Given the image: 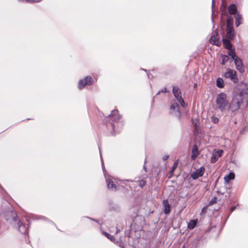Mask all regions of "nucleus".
<instances>
[{"instance_id": "nucleus-1", "label": "nucleus", "mask_w": 248, "mask_h": 248, "mask_svg": "<svg viewBox=\"0 0 248 248\" xmlns=\"http://www.w3.org/2000/svg\"><path fill=\"white\" fill-rule=\"evenodd\" d=\"M243 100V93L234 94L231 102L229 101L227 95L224 93H221L216 97L217 109L221 112L228 113L231 116H233L240 108V104Z\"/></svg>"}, {"instance_id": "nucleus-2", "label": "nucleus", "mask_w": 248, "mask_h": 248, "mask_svg": "<svg viewBox=\"0 0 248 248\" xmlns=\"http://www.w3.org/2000/svg\"><path fill=\"white\" fill-rule=\"evenodd\" d=\"M120 116L118 110H112L108 117V122L107 124V127L111 128L112 131H110V133L113 135L116 134L115 131L118 132L123 125V122L120 121Z\"/></svg>"}, {"instance_id": "nucleus-3", "label": "nucleus", "mask_w": 248, "mask_h": 248, "mask_svg": "<svg viewBox=\"0 0 248 248\" xmlns=\"http://www.w3.org/2000/svg\"><path fill=\"white\" fill-rule=\"evenodd\" d=\"M11 217L7 219L10 223L15 228L18 229L19 231L23 234L27 232L28 228L25 224H23L17 217L16 214L14 212H11Z\"/></svg>"}, {"instance_id": "nucleus-4", "label": "nucleus", "mask_w": 248, "mask_h": 248, "mask_svg": "<svg viewBox=\"0 0 248 248\" xmlns=\"http://www.w3.org/2000/svg\"><path fill=\"white\" fill-rule=\"evenodd\" d=\"M100 156H101V154H100ZM101 161H102V170L104 173V175H105V177L106 178V183L107 185L108 188L111 191H115L117 189V186L110 176H106V175L105 173L104 164L103 162V159H102V156H101Z\"/></svg>"}, {"instance_id": "nucleus-5", "label": "nucleus", "mask_w": 248, "mask_h": 248, "mask_svg": "<svg viewBox=\"0 0 248 248\" xmlns=\"http://www.w3.org/2000/svg\"><path fill=\"white\" fill-rule=\"evenodd\" d=\"M94 83L93 78L91 76H86L83 79H80L78 82V88L83 89L86 86H91Z\"/></svg>"}, {"instance_id": "nucleus-6", "label": "nucleus", "mask_w": 248, "mask_h": 248, "mask_svg": "<svg viewBox=\"0 0 248 248\" xmlns=\"http://www.w3.org/2000/svg\"><path fill=\"white\" fill-rule=\"evenodd\" d=\"M172 93L177 102L180 104L182 107L185 108L186 106V104L182 97L181 93L179 88L177 86H174L172 89Z\"/></svg>"}, {"instance_id": "nucleus-7", "label": "nucleus", "mask_w": 248, "mask_h": 248, "mask_svg": "<svg viewBox=\"0 0 248 248\" xmlns=\"http://www.w3.org/2000/svg\"><path fill=\"white\" fill-rule=\"evenodd\" d=\"M205 171V168L202 166L198 169H195L190 174L191 177L193 180H196L203 175Z\"/></svg>"}, {"instance_id": "nucleus-8", "label": "nucleus", "mask_w": 248, "mask_h": 248, "mask_svg": "<svg viewBox=\"0 0 248 248\" xmlns=\"http://www.w3.org/2000/svg\"><path fill=\"white\" fill-rule=\"evenodd\" d=\"M170 113L172 114L175 117L180 118L181 113L179 110V107L178 102H173L171 104L170 106Z\"/></svg>"}, {"instance_id": "nucleus-9", "label": "nucleus", "mask_w": 248, "mask_h": 248, "mask_svg": "<svg viewBox=\"0 0 248 248\" xmlns=\"http://www.w3.org/2000/svg\"><path fill=\"white\" fill-rule=\"evenodd\" d=\"M224 76L226 78H230L235 83L238 82L236 72L233 70L228 69L227 71L225 73Z\"/></svg>"}, {"instance_id": "nucleus-10", "label": "nucleus", "mask_w": 248, "mask_h": 248, "mask_svg": "<svg viewBox=\"0 0 248 248\" xmlns=\"http://www.w3.org/2000/svg\"><path fill=\"white\" fill-rule=\"evenodd\" d=\"M234 62L236 66V69L240 73H242L245 71V68L242 63V61L240 58H236L234 60Z\"/></svg>"}, {"instance_id": "nucleus-11", "label": "nucleus", "mask_w": 248, "mask_h": 248, "mask_svg": "<svg viewBox=\"0 0 248 248\" xmlns=\"http://www.w3.org/2000/svg\"><path fill=\"white\" fill-rule=\"evenodd\" d=\"M235 33L233 28H226V37L229 40L234 39Z\"/></svg>"}, {"instance_id": "nucleus-12", "label": "nucleus", "mask_w": 248, "mask_h": 248, "mask_svg": "<svg viewBox=\"0 0 248 248\" xmlns=\"http://www.w3.org/2000/svg\"><path fill=\"white\" fill-rule=\"evenodd\" d=\"M228 9L229 14L234 15V16L237 14H240V13L238 12L236 5L234 4H230L228 6Z\"/></svg>"}, {"instance_id": "nucleus-13", "label": "nucleus", "mask_w": 248, "mask_h": 248, "mask_svg": "<svg viewBox=\"0 0 248 248\" xmlns=\"http://www.w3.org/2000/svg\"><path fill=\"white\" fill-rule=\"evenodd\" d=\"M163 211L165 214H169L170 211V206L169 203V202L167 200H164L163 201Z\"/></svg>"}, {"instance_id": "nucleus-14", "label": "nucleus", "mask_w": 248, "mask_h": 248, "mask_svg": "<svg viewBox=\"0 0 248 248\" xmlns=\"http://www.w3.org/2000/svg\"><path fill=\"white\" fill-rule=\"evenodd\" d=\"M235 18V24L236 27L239 26L242 24L243 18L242 16L240 14H237L234 16Z\"/></svg>"}, {"instance_id": "nucleus-15", "label": "nucleus", "mask_w": 248, "mask_h": 248, "mask_svg": "<svg viewBox=\"0 0 248 248\" xmlns=\"http://www.w3.org/2000/svg\"><path fill=\"white\" fill-rule=\"evenodd\" d=\"M210 43L214 45L219 46L220 44V42L218 39L217 36L214 35L212 36L209 40Z\"/></svg>"}, {"instance_id": "nucleus-16", "label": "nucleus", "mask_w": 248, "mask_h": 248, "mask_svg": "<svg viewBox=\"0 0 248 248\" xmlns=\"http://www.w3.org/2000/svg\"><path fill=\"white\" fill-rule=\"evenodd\" d=\"M199 155L198 148L196 145H194L192 148V155L191 157L192 159H195Z\"/></svg>"}, {"instance_id": "nucleus-17", "label": "nucleus", "mask_w": 248, "mask_h": 248, "mask_svg": "<svg viewBox=\"0 0 248 248\" xmlns=\"http://www.w3.org/2000/svg\"><path fill=\"white\" fill-rule=\"evenodd\" d=\"M223 44L225 48L228 50L232 49V45L229 39H223Z\"/></svg>"}, {"instance_id": "nucleus-18", "label": "nucleus", "mask_w": 248, "mask_h": 248, "mask_svg": "<svg viewBox=\"0 0 248 248\" xmlns=\"http://www.w3.org/2000/svg\"><path fill=\"white\" fill-rule=\"evenodd\" d=\"M197 220H191L188 223L187 227L189 230L193 229L197 224Z\"/></svg>"}, {"instance_id": "nucleus-19", "label": "nucleus", "mask_w": 248, "mask_h": 248, "mask_svg": "<svg viewBox=\"0 0 248 248\" xmlns=\"http://www.w3.org/2000/svg\"><path fill=\"white\" fill-rule=\"evenodd\" d=\"M229 58L228 55L222 54L221 55L220 60V63L222 65H225L226 63V62L229 61Z\"/></svg>"}, {"instance_id": "nucleus-20", "label": "nucleus", "mask_w": 248, "mask_h": 248, "mask_svg": "<svg viewBox=\"0 0 248 248\" xmlns=\"http://www.w3.org/2000/svg\"><path fill=\"white\" fill-rule=\"evenodd\" d=\"M228 55L230 56L233 61L235 60L236 58H238L236 55L235 50L232 49L228 51Z\"/></svg>"}, {"instance_id": "nucleus-21", "label": "nucleus", "mask_w": 248, "mask_h": 248, "mask_svg": "<svg viewBox=\"0 0 248 248\" xmlns=\"http://www.w3.org/2000/svg\"><path fill=\"white\" fill-rule=\"evenodd\" d=\"M43 0H17V1L19 2L31 3H38L41 2Z\"/></svg>"}, {"instance_id": "nucleus-22", "label": "nucleus", "mask_w": 248, "mask_h": 248, "mask_svg": "<svg viewBox=\"0 0 248 248\" xmlns=\"http://www.w3.org/2000/svg\"><path fill=\"white\" fill-rule=\"evenodd\" d=\"M233 20L232 17H229L227 19L226 28H233Z\"/></svg>"}, {"instance_id": "nucleus-23", "label": "nucleus", "mask_w": 248, "mask_h": 248, "mask_svg": "<svg viewBox=\"0 0 248 248\" xmlns=\"http://www.w3.org/2000/svg\"><path fill=\"white\" fill-rule=\"evenodd\" d=\"M217 86L219 88H222L224 87V81L222 78H218L217 80Z\"/></svg>"}, {"instance_id": "nucleus-24", "label": "nucleus", "mask_w": 248, "mask_h": 248, "mask_svg": "<svg viewBox=\"0 0 248 248\" xmlns=\"http://www.w3.org/2000/svg\"><path fill=\"white\" fill-rule=\"evenodd\" d=\"M235 175L233 172H230L229 174L224 177V180L226 182H228L230 180L234 179Z\"/></svg>"}, {"instance_id": "nucleus-25", "label": "nucleus", "mask_w": 248, "mask_h": 248, "mask_svg": "<svg viewBox=\"0 0 248 248\" xmlns=\"http://www.w3.org/2000/svg\"><path fill=\"white\" fill-rule=\"evenodd\" d=\"M102 233L106 236L108 239H109L111 241L114 242L115 240V238L113 236L109 234L108 232H103Z\"/></svg>"}, {"instance_id": "nucleus-26", "label": "nucleus", "mask_w": 248, "mask_h": 248, "mask_svg": "<svg viewBox=\"0 0 248 248\" xmlns=\"http://www.w3.org/2000/svg\"><path fill=\"white\" fill-rule=\"evenodd\" d=\"M223 151L222 150H218L217 151H216L215 152L213 153L215 155H217V157H219L221 156L223 154Z\"/></svg>"}, {"instance_id": "nucleus-27", "label": "nucleus", "mask_w": 248, "mask_h": 248, "mask_svg": "<svg viewBox=\"0 0 248 248\" xmlns=\"http://www.w3.org/2000/svg\"><path fill=\"white\" fill-rule=\"evenodd\" d=\"M137 183L141 188H142L146 184V181L144 180H140Z\"/></svg>"}, {"instance_id": "nucleus-28", "label": "nucleus", "mask_w": 248, "mask_h": 248, "mask_svg": "<svg viewBox=\"0 0 248 248\" xmlns=\"http://www.w3.org/2000/svg\"><path fill=\"white\" fill-rule=\"evenodd\" d=\"M218 159V157L217 156V155H215L213 154L211 159V162L214 163Z\"/></svg>"}, {"instance_id": "nucleus-29", "label": "nucleus", "mask_w": 248, "mask_h": 248, "mask_svg": "<svg viewBox=\"0 0 248 248\" xmlns=\"http://www.w3.org/2000/svg\"><path fill=\"white\" fill-rule=\"evenodd\" d=\"M211 120L215 124H217L219 121L218 118L215 116H212L211 117Z\"/></svg>"}, {"instance_id": "nucleus-30", "label": "nucleus", "mask_w": 248, "mask_h": 248, "mask_svg": "<svg viewBox=\"0 0 248 248\" xmlns=\"http://www.w3.org/2000/svg\"><path fill=\"white\" fill-rule=\"evenodd\" d=\"M177 165H178V163L175 162L174 163V164L173 165V167H172V170H171L170 171V173H173V171H174V170L176 168L177 166Z\"/></svg>"}, {"instance_id": "nucleus-31", "label": "nucleus", "mask_w": 248, "mask_h": 248, "mask_svg": "<svg viewBox=\"0 0 248 248\" xmlns=\"http://www.w3.org/2000/svg\"><path fill=\"white\" fill-rule=\"evenodd\" d=\"M216 202H217V198L216 197H214L213 199H212V200L210 201L209 203L210 204H214V203H216Z\"/></svg>"}, {"instance_id": "nucleus-32", "label": "nucleus", "mask_w": 248, "mask_h": 248, "mask_svg": "<svg viewBox=\"0 0 248 248\" xmlns=\"http://www.w3.org/2000/svg\"><path fill=\"white\" fill-rule=\"evenodd\" d=\"M167 89L166 88H165L164 89L161 90V91H159L157 93H156V95H158L160 93H167Z\"/></svg>"}, {"instance_id": "nucleus-33", "label": "nucleus", "mask_w": 248, "mask_h": 248, "mask_svg": "<svg viewBox=\"0 0 248 248\" xmlns=\"http://www.w3.org/2000/svg\"><path fill=\"white\" fill-rule=\"evenodd\" d=\"M169 157V155H166L163 156L162 158L164 160H166L168 159Z\"/></svg>"}, {"instance_id": "nucleus-34", "label": "nucleus", "mask_w": 248, "mask_h": 248, "mask_svg": "<svg viewBox=\"0 0 248 248\" xmlns=\"http://www.w3.org/2000/svg\"><path fill=\"white\" fill-rule=\"evenodd\" d=\"M236 208V207L235 206H232L231 207V212H233Z\"/></svg>"}, {"instance_id": "nucleus-35", "label": "nucleus", "mask_w": 248, "mask_h": 248, "mask_svg": "<svg viewBox=\"0 0 248 248\" xmlns=\"http://www.w3.org/2000/svg\"><path fill=\"white\" fill-rule=\"evenodd\" d=\"M88 218H89V219H91V220H93V221H95V222H98V221H97V220H95V219H93V218H91V217H88Z\"/></svg>"}, {"instance_id": "nucleus-36", "label": "nucleus", "mask_w": 248, "mask_h": 248, "mask_svg": "<svg viewBox=\"0 0 248 248\" xmlns=\"http://www.w3.org/2000/svg\"><path fill=\"white\" fill-rule=\"evenodd\" d=\"M124 181H127V182H132V180L128 179V180H124Z\"/></svg>"}, {"instance_id": "nucleus-37", "label": "nucleus", "mask_w": 248, "mask_h": 248, "mask_svg": "<svg viewBox=\"0 0 248 248\" xmlns=\"http://www.w3.org/2000/svg\"><path fill=\"white\" fill-rule=\"evenodd\" d=\"M143 169H144V170H145V171H147V169H146V167H145V165H144V166H143Z\"/></svg>"}, {"instance_id": "nucleus-38", "label": "nucleus", "mask_w": 248, "mask_h": 248, "mask_svg": "<svg viewBox=\"0 0 248 248\" xmlns=\"http://www.w3.org/2000/svg\"><path fill=\"white\" fill-rule=\"evenodd\" d=\"M119 232H120V230H119V229H117V230H116V233H118Z\"/></svg>"}, {"instance_id": "nucleus-39", "label": "nucleus", "mask_w": 248, "mask_h": 248, "mask_svg": "<svg viewBox=\"0 0 248 248\" xmlns=\"http://www.w3.org/2000/svg\"><path fill=\"white\" fill-rule=\"evenodd\" d=\"M120 247H121V248H124L123 246H122L121 245H120Z\"/></svg>"}, {"instance_id": "nucleus-40", "label": "nucleus", "mask_w": 248, "mask_h": 248, "mask_svg": "<svg viewBox=\"0 0 248 248\" xmlns=\"http://www.w3.org/2000/svg\"><path fill=\"white\" fill-rule=\"evenodd\" d=\"M148 78H150L149 75H148Z\"/></svg>"}]
</instances>
